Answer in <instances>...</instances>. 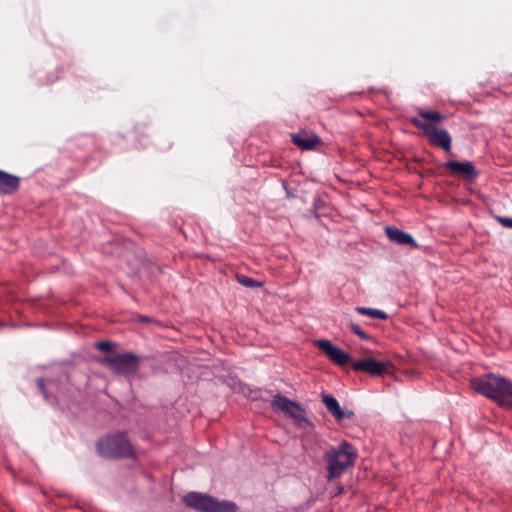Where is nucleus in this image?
<instances>
[{
    "label": "nucleus",
    "mask_w": 512,
    "mask_h": 512,
    "mask_svg": "<svg viewBox=\"0 0 512 512\" xmlns=\"http://www.w3.org/2000/svg\"><path fill=\"white\" fill-rule=\"evenodd\" d=\"M418 116L420 118L412 117L410 119L412 125L422 130L431 145L439 147L445 152H450L452 138L449 132L436 125V123L444 121L446 116L437 111H427L423 109L418 111Z\"/></svg>",
    "instance_id": "nucleus-2"
},
{
    "label": "nucleus",
    "mask_w": 512,
    "mask_h": 512,
    "mask_svg": "<svg viewBox=\"0 0 512 512\" xmlns=\"http://www.w3.org/2000/svg\"><path fill=\"white\" fill-rule=\"evenodd\" d=\"M495 219L498 223H500L503 227L512 229V218L504 217V216H496Z\"/></svg>",
    "instance_id": "nucleus-18"
},
{
    "label": "nucleus",
    "mask_w": 512,
    "mask_h": 512,
    "mask_svg": "<svg viewBox=\"0 0 512 512\" xmlns=\"http://www.w3.org/2000/svg\"><path fill=\"white\" fill-rule=\"evenodd\" d=\"M37 386H38L39 390L43 393V395L46 397L45 383H44V380L42 378H39L37 380Z\"/></svg>",
    "instance_id": "nucleus-21"
},
{
    "label": "nucleus",
    "mask_w": 512,
    "mask_h": 512,
    "mask_svg": "<svg viewBox=\"0 0 512 512\" xmlns=\"http://www.w3.org/2000/svg\"><path fill=\"white\" fill-rule=\"evenodd\" d=\"M444 168L453 175L461 176L463 179L473 181L478 176L474 164L470 161H448L444 164Z\"/></svg>",
    "instance_id": "nucleus-9"
},
{
    "label": "nucleus",
    "mask_w": 512,
    "mask_h": 512,
    "mask_svg": "<svg viewBox=\"0 0 512 512\" xmlns=\"http://www.w3.org/2000/svg\"><path fill=\"white\" fill-rule=\"evenodd\" d=\"M141 358L131 352L107 355L100 359V363L117 375L130 377L137 373Z\"/></svg>",
    "instance_id": "nucleus-6"
},
{
    "label": "nucleus",
    "mask_w": 512,
    "mask_h": 512,
    "mask_svg": "<svg viewBox=\"0 0 512 512\" xmlns=\"http://www.w3.org/2000/svg\"><path fill=\"white\" fill-rule=\"evenodd\" d=\"M271 405L274 409L281 411L286 416L293 419L294 424L298 428L306 429V427H312V424L306 418V411L301 404L281 394H276L272 399Z\"/></svg>",
    "instance_id": "nucleus-7"
},
{
    "label": "nucleus",
    "mask_w": 512,
    "mask_h": 512,
    "mask_svg": "<svg viewBox=\"0 0 512 512\" xmlns=\"http://www.w3.org/2000/svg\"><path fill=\"white\" fill-rule=\"evenodd\" d=\"M98 453L109 459L134 458V448L126 433L117 432L100 438L96 443Z\"/></svg>",
    "instance_id": "nucleus-4"
},
{
    "label": "nucleus",
    "mask_w": 512,
    "mask_h": 512,
    "mask_svg": "<svg viewBox=\"0 0 512 512\" xmlns=\"http://www.w3.org/2000/svg\"><path fill=\"white\" fill-rule=\"evenodd\" d=\"M322 402L324 403L326 409L328 412L337 420L341 421L345 418H352L354 416V413L352 411L344 412L337 399L331 395H323Z\"/></svg>",
    "instance_id": "nucleus-13"
},
{
    "label": "nucleus",
    "mask_w": 512,
    "mask_h": 512,
    "mask_svg": "<svg viewBox=\"0 0 512 512\" xmlns=\"http://www.w3.org/2000/svg\"><path fill=\"white\" fill-rule=\"evenodd\" d=\"M237 281L245 287H259L261 284L256 280L245 276V275H237Z\"/></svg>",
    "instance_id": "nucleus-16"
},
{
    "label": "nucleus",
    "mask_w": 512,
    "mask_h": 512,
    "mask_svg": "<svg viewBox=\"0 0 512 512\" xmlns=\"http://www.w3.org/2000/svg\"><path fill=\"white\" fill-rule=\"evenodd\" d=\"M185 505L198 512H236L237 505L231 501H218L216 498L200 493L189 492L183 497Z\"/></svg>",
    "instance_id": "nucleus-5"
},
{
    "label": "nucleus",
    "mask_w": 512,
    "mask_h": 512,
    "mask_svg": "<svg viewBox=\"0 0 512 512\" xmlns=\"http://www.w3.org/2000/svg\"><path fill=\"white\" fill-rule=\"evenodd\" d=\"M139 320H140L141 322H148V321H149L148 317H145V316H140V317H139Z\"/></svg>",
    "instance_id": "nucleus-22"
},
{
    "label": "nucleus",
    "mask_w": 512,
    "mask_h": 512,
    "mask_svg": "<svg viewBox=\"0 0 512 512\" xmlns=\"http://www.w3.org/2000/svg\"><path fill=\"white\" fill-rule=\"evenodd\" d=\"M66 508H74V509H80V510H86V509H89V507L87 506L86 503L82 502V501H79V500H75L73 502V504L67 506Z\"/></svg>",
    "instance_id": "nucleus-20"
},
{
    "label": "nucleus",
    "mask_w": 512,
    "mask_h": 512,
    "mask_svg": "<svg viewBox=\"0 0 512 512\" xmlns=\"http://www.w3.org/2000/svg\"><path fill=\"white\" fill-rule=\"evenodd\" d=\"M20 186V178L16 175L0 170V194L12 195Z\"/></svg>",
    "instance_id": "nucleus-14"
},
{
    "label": "nucleus",
    "mask_w": 512,
    "mask_h": 512,
    "mask_svg": "<svg viewBox=\"0 0 512 512\" xmlns=\"http://www.w3.org/2000/svg\"><path fill=\"white\" fill-rule=\"evenodd\" d=\"M385 234L391 242H394L396 244L407 245L412 248L419 247V245L417 244V242L415 241V239L412 237L411 234H409L403 230H400L398 228L386 226Z\"/></svg>",
    "instance_id": "nucleus-12"
},
{
    "label": "nucleus",
    "mask_w": 512,
    "mask_h": 512,
    "mask_svg": "<svg viewBox=\"0 0 512 512\" xmlns=\"http://www.w3.org/2000/svg\"><path fill=\"white\" fill-rule=\"evenodd\" d=\"M355 371L369 373L372 376H382L387 372L388 363L377 361L373 358H364L352 364Z\"/></svg>",
    "instance_id": "nucleus-10"
},
{
    "label": "nucleus",
    "mask_w": 512,
    "mask_h": 512,
    "mask_svg": "<svg viewBox=\"0 0 512 512\" xmlns=\"http://www.w3.org/2000/svg\"><path fill=\"white\" fill-rule=\"evenodd\" d=\"M95 347L103 352H109L112 350V343L109 341H100L95 344Z\"/></svg>",
    "instance_id": "nucleus-19"
},
{
    "label": "nucleus",
    "mask_w": 512,
    "mask_h": 512,
    "mask_svg": "<svg viewBox=\"0 0 512 512\" xmlns=\"http://www.w3.org/2000/svg\"><path fill=\"white\" fill-rule=\"evenodd\" d=\"M355 311L361 315L370 316L376 319L385 320L388 318V315L384 311L379 309L358 306L355 308Z\"/></svg>",
    "instance_id": "nucleus-15"
},
{
    "label": "nucleus",
    "mask_w": 512,
    "mask_h": 512,
    "mask_svg": "<svg viewBox=\"0 0 512 512\" xmlns=\"http://www.w3.org/2000/svg\"><path fill=\"white\" fill-rule=\"evenodd\" d=\"M357 449L347 441L329 447L323 455L328 481H333L351 468L357 458Z\"/></svg>",
    "instance_id": "nucleus-3"
},
{
    "label": "nucleus",
    "mask_w": 512,
    "mask_h": 512,
    "mask_svg": "<svg viewBox=\"0 0 512 512\" xmlns=\"http://www.w3.org/2000/svg\"><path fill=\"white\" fill-rule=\"evenodd\" d=\"M315 345L335 364L344 366L350 362L351 357L348 353L334 346L329 340H317Z\"/></svg>",
    "instance_id": "nucleus-8"
},
{
    "label": "nucleus",
    "mask_w": 512,
    "mask_h": 512,
    "mask_svg": "<svg viewBox=\"0 0 512 512\" xmlns=\"http://www.w3.org/2000/svg\"><path fill=\"white\" fill-rule=\"evenodd\" d=\"M291 140L294 145L302 150H313L322 144V140L318 135L305 130L292 134Z\"/></svg>",
    "instance_id": "nucleus-11"
},
{
    "label": "nucleus",
    "mask_w": 512,
    "mask_h": 512,
    "mask_svg": "<svg viewBox=\"0 0 512 512\" xmlns=\"http://www.w3.org/2000/svg\"><path fill=\"white\" fill-rule=\"evenodd\" d=\"M349 328L351 329V331L353 333L358 335L361 339H363V340H370L371 339V337L365 331H363L360 328V326H358L357 324L350 323L349 324Z\"/></svg>",
    "instance_id": "nucleus-17"
},
{
    "label": "nucleus",
    "mask_w": 512,
    "mask_h": 512,
    "mask_svg": "<svg viewBox=\"0 0 512 512\" xmlns=\"http://www.w3.org/2000/svg\"><path fill=\"white\" fill-rule=\"evenodd\" d=\"M471 387L500 407L512 409V382L509 379L490 373L472 378Z\"/></svg>",
    "instance_id": "nucleus-1"
}]
</instances>
